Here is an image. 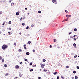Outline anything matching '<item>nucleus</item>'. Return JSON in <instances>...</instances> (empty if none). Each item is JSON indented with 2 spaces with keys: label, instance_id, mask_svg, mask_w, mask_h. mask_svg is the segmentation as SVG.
Here are the masks:
<instances>
[{
  "label": "nucleus",
  "instance_id": "69168bd1",
  "mask_svg": "<svg viewBox=\"0 0 79 79\" xmlns=\"http://www.w3.org/2000/svg\"><path fill=\"white\" fill-rule=\"evenodd\" d=\"M12 4H13V5H14V3H12Z\"/></svg>",
  "mask_w": 79,
  "mask_h": 79
},
{
  "label": "nucleus",
  "instance_id": "4468645a",
  "mask_svg": "<svg viewBox=\"0 0 79 79\" xmlns=\"http://www.w3.org/2000/svg\"><path fill=\"white\" fill-rule=\"evenodd\" d=\"M43 62H45V61H46V60H45V59H44L43 60Z\"/></svg>",
  "mask_w": 79,
  "mask_h": 79
},
{
  "label": "nucleus",
  "instance_id": "58836bf2",
  "mask_svg": "<svg viewBox=\"0 0 79 79\" xmlns=\"http://www.w3.org/2000/svg\"><path fill=\"white\" fill-rule=\"evenodd\" d=\"M18 78V77H15L14 79H17Z\"/></svg>",
  "mask_w": 79,
  "mask_h": 79
},
{
  "label": "nucleus",
  "instance_id": "052dcab7",
  "mask_svg": "<svg viewBox=\"0 0 79 79\" xmlns=\"http://www.w3.org/2000/svg\"><path fill=\"white\" fill-rule=\"evenodd\" d=\"M22 19V18H21V19H20V21H21Z\"/></svg>",
  "mask_w": 79,
  "mask_h": 79
},
{
  "label": "nucleus",
  "instance_id": "c85d7f7f",
  "mask_svg": "<svg viewBox=\"0 0 79 79\" xmlns=\"http://www.w3.org/2000/svg\"><path fill=\"white\" fill-rule=\"evenodd\" d=\"M77 55H76L74 56V58H76V57H77Z\"/></svg>",
  "mask_w": 79,
  "mask_h": 79
},
{
  "label": "nucleus",
  "instance_id": "49530a36",
  "mask_svg": "<svg viewBox=\"0 0 79 79\" xmlns=\"http://www.w3.org/2000/svg\"><path fill=\"white\" fill-rule=\"evenodd\" d=\"M33 52H35V50H33Z\"/></svg>",
  "mask_w": 79,
  "mask_h": 79
},
{
  "label": "nucleus",
  "instance_id": "0eeeda50",
  "mask_svg": "<svg viewBox=\"0 0 79 79\" xmlns=\"http://www.w3.org/2000/svg\"><path fill=\"white\" fill-rule=\"evenodd\" d=\"M26 55H29V52H27L26 53Z\"/></svg>",
  "mask_w": 79,
  "mask_h": 79
},
{
  "label": "nucleus",
  "instance_id": "603ef678",
  "mask_svg": "<svg viewBox=\"0 0 79 79\" xmlns=\"http://www.w3.org/2000/svg\"><path fill=\"white\" fill-rule=\"evenodd\" d=\"M65 11L66 13H67V12H68V11L67 10H65Z\"/></svg>",
  "mask_w": 79,
  "mask_h": 79
},
{
  "label": "nucleus",
  "instance_id": "4be33fe9",
  "mask_svg": "<svg viewBox=\"0 0 79 79\" xmlns=\"http://www.w3.org/2000/svg\"><path fill=\"white\" fill-rule=\"evenodd\" d=\"M4 67H5V68H6V67H7V65H6V64H5Z\"/></svg>",
  "mask_w": 79,
  "mask_h": 79
},
{
  "label": "nucleus",
  "instance_id": "f704fd0d",
  "mask_svg": "<svg viewBox=\"0 0 79 79\" xmlns=\"http://www.w3.org/2000/svg\"><path fill=\"white\" fill-rule=\"evenodd\" d=\"M5 23V22H4V23L2 24V25H4Z\"/></svg>",
  "mask_w": 79,
  "mask_h": 79
},
{
  "label": "nucleus",
  "instance_id": "e2e57ef3",
  "mask_svg": "<svg viewBox=\"0 0 79 79\" xmlns=\"http://www.w3.org/2000/svg\"><path fill=\"white\" fill-rule=\"evenodd\" d=\"M60 48V47H58V48Z\"/></svg>",
  "mask_w": 79,
  "mask_h": 79
},
{
  "label": "nucleus",
  "instance_id": "c03bdc74",
  "mask_svg": "<svg viewBox=\"0 0 79 79\" xmlns=\"http://www.w3.org/2000/svg\"><path fill=\"white\" fill-rule=\"evenodd\" d=\"M25 61H27V59H25Z\"/></svg>",
  "mask_w": 79,
  "mask_h": 79
},
{
  "label": "nucleus",
  "instance_id": "864d4df0",
  "mask_svg": "<svg viewBox=\"0 0 79 79\" xmlns=\"http://www.w3.org/2000/svg\"><path fill=\"white\" fill-rule=\"evenodd\" d=\"M71 55H74V53H71Z\"/></svg>",
  "mask_w": 79,
  "mask_h": 79
},
{
  "label": "nucleus",
  "instance_id": "8fccbe9b",
  "mask_svg": "<svg viewBox=\"0 0 79 79\" xmlns=\"http://www.w3.org/2000/svg\"><path fill=\"white\" fill-rule=\"evenodd\" d=\"M26 44H24V45H23L24 47H26Z\"/></svg>",
  "mask_w": 79,
  "mask_h": 79
},
{
  "label": "nucleus",
  "instance_id": "09e8293b",
  "mask_svg": "<svg viewBox=\"0 0 79 79\" xmlns=\"http://www.w3.org/2000/svg\"><path fill=\"white\" fill-rule=\"evenodd\" d=\"M24 49H27L26 47H24Z\"/></svg>",
  "mask_w": 79,
  "mask_h": 79
},
{
  "label": "nucleus",
  "instance_id": "423d86ee",
  "mask_svg": "<svg viewBox=\"0 0 79 79\" xmlns=\"http://www.w3.org/2000/svg\"><path fill=\"white\" fill-rule=\"evenodd\" d=\"M53 74H54V75H56V74H58V72H55L54 73H53Z\"/></svg>",
  "mask_w": 79,
  "mask_h": 79
},
{
  "label": "nucleus",
  "instance_id": "1a4fd4ad",
  "mask_svg": "<svg viewBox=\"0 0 79 79\" xmlns=\"http://www.w3.org/2000/svg\"><path fill=\"white\" fill-rule=\"evenodd\" d=\"M16 15L17 16H18V15H19V12H17L16 13Z\"/></svg>",
  "mask_w": 79,
  "mask_h": 79
},
{
  "label": "nucleus",
  "instance_id": "cd10ccee",
  "mask_svg": "<svg viewBox=\"0 0 79 79\" xmlns=\"http://www.w3.org/2000/svg\"><path fill=\"white\" fill-rule=\"evenodd\" d=\"M10 32H10V31H9L8 32V34H9V35H10Z\"/></svg>",
  "mask_w": 79,
  "mask_h": 79
},
{
  "label": "nucleus",
  "instance_id": "a19ab883",
  "mask_svg": "<svg viewBox=\"0 0 79 79\" xmlns=\"http://www.w3.org/2000/svg\"><path fill=\"white\" fill-rule=\"evenodd\" d=\"M50 48H51L52 46L51 45H50L49 46Z\"/></svg>",
  "mask_w": 79,
  "mask_h": 79
},
{
  "label": "nucleus",
  "instance_id": "c756f323",
  "mask_svg": "<svg viewBox=\"0 0 79 79\" xmlns=\"http://www.w3.org/2000/svg\"><path fill=\"white\" fill-rule=\"evenodd\" d=\"M22 26H24V25H25V23H22Z\"/></svg>",
  "mask_w": 79,
  "mask_h": 79
},
{
  "label": "nucleus",
  "instance_id": "4c0bfd02",
  "mask_svg": "<svg viewBox=\"0 0 79 79\" xmlns=\"http://www.w3.org/2000/svg\"><path fill=\"white\" fill-rule=\"evenodd\" d=\"M70 38H73V36H70Z\"/></svg>",
  "mask_w": 79,
  "mask_h": 79
},
{
  "label": "nucleus",
  "instance_id": "e433bc0d",
  "mask_svg": "<svg viewBox=\"0 0 79 79\" xmlns=\"http://www.w3.org/2000/svg\"><path fill=\"white\" fill-rule=\"evenodd\" d=\"M14 44L15 46L16 45V43H14Z\"/></svg>",
  "mask_w": 79,
  "mask_h": 79
},
{
  "label": "nucleus",
  "instance_id": "ddd939ff",
  "mask_svg": "<svg viewBox=\"0 0 79 79\" xmlns=\"http://www.w3.org/2000/svg\"><path fill=\"white\" fill-rule=\"evenodd\" d=\"M38 13H42V12H41V11L40 10H39L38 11Z\"/></svg>",
  "mask_w": 79,
  "mask_h": 79
},
{
  "label": "nucleus",
  "instance_id": "5701e85b",
  "mask_svg": "<svg viewBox=\"0 0 79 79\" xmlns=\"http://www.w3.org/2000/svg\"><path fill=\"white\" fill-rule=\"evenodd\" d=\"M2 62H4V59H2Z\"/></svg>",
  "mask_w": 79,
  "mask_h": 79
},
{
  "label": "nucleus",
  "instance_id": "6ab92c4d",
  "mask_svg": "<svg viewBox=\"0 0 79 79\" xmlns=\"http://www.w3.org/2000/svg\"><path fill=\"white\" fill-rule=\"evenodd\" d=\"M73 73L74 74H76V71H73Z\"/></svg>",
  "mask_w": 79,
  "mask_h": 79
},
{
  "label": "nucleus",
  "instance_id": "9b49d317",
  "mask_svg": "<svg viewBox=\"0 0 79 79\" xmlns=\"http://www.w3.org/2000/svg\"><path fill=\"white\" fill-rule=\"evenodd\" d=\"M19 76L20 77H22V74L21 73L19 74Z\"/></svg>",
  "mask_w": 79,
  "mask_h": 79
},
{
  "label": "nucleus",
  "instance_id": "79ce46f5",
  "mask_svg": "<svg viewBox=\"0 0 79 79\" xmlns=\"http://www.w3.org/2000/svg\"><path fill=\"white\" fill-rule=\"evenodd\" d=\"M65 21H68V18L65 19Z\"/></svg>",
  "mask_w": 79,
  "mask_h": 79
},
{
  "label": "nucleus",
  "instance_id": "774afa93",
  "mask_svg": "<svg viewBox=\"0 0 79 79\" xmlns=\"http://www.w3.org/2000/svg\"><path fill=\"white\" fill-rule=\"evenodd\" d=\"M27 14H28V15H29V13H28Z\"/></svg>",
  "mask_w": 79,
  "mask_h": 79
},
{
  "label": "nucleus",
  "instance_id": "5fc2aeb1",
  "mask_svg": "<svg viewBox=\"0 0 79 79\" xmlns=\"http://www.w3.org/2000/svg\"><path fill=\"white\" fill-rule=\"evenodd\" d=\"M22 63H23L22 62H21L20 63V64H22Z\"/></svg>",
  "mask_w": 79,
  "mask_h": 79
},
{
  "label": "nucleus",
  "instance_id": "37998d69",
  "mask_svg": "<svg viewBox=\"0 0 79 79\" xmlns=\"http://www.w3.org/2000/svg\"><path fill=\"white\" fill-rule=\"evenodd\" d=\"M38 79H41V77H38Z\"/></svg>",
  "mask_w": 79,
  "mask_h": 79
},
{
  "label": "nucleus",
  "instance_id": "b1692460",
  "mask_svg": "<svg viewBox=\"0 0 79 79\" xmlns=\"http://www.w3.org/2000/svg\"><path fill=\"white\" fill-rule=\"evenodd\" d=\"M44 72H47V70H45V69H44Z\"/></svg>",
  "mask_w": 79,
  "mask_h": 79
},
{
  "label": "nucleus",
  "instance_id": "6e6552de",
  "mask_svg": "<svg viewBox=\"0 0 79 79\" xmlns=\"http://www.w3.org/2000/svg\"><path fill=\"white\" fill-rule=\"evenodd\" d=\"M41 68H44V64H42L41 65Z\"/></svg>",
  "mask_w": 79,
  "mask_h": 79
},
{
  "label": "nucleus",
  "instance_id": "a18cd8bd",
  "mask_svg": "<svg viewBox=\"0 0 79 79\" xmlns=\"http://www.w3.org/2000/svg\"><path fill=\"white\" fill-rule=\"evenodd\" d=\"M57 79H59V76H57Z\"/></svg>",
  "mask_w": 79,
  "mask_h": 79
},
{
  "label": "nucleus",
  "instance_id": "13d9d810",
  "mask_svg": "<svg viewBox=\"0 0 79 79\" xmlns=\"http://www.w3.org/2000/svg\"><path fill=\"white\" fill-rule=\"evenodd\" d=\"M25 10H27V8H25Z\"/></svg>",
  "mask_w": 79,
  "mask_h": 79
},
{
  "label": "nucleus",
  "instance_id": "412c9836",
  "mask_svg": "<svg viewBox=\"0 0 79 79\" xmlns=\"http://www.w3.org/2000/svg\"><path fill=\"white\" fill-rule=\"evenodd\" d=\"M9 74L8 73H6V74H5V76H8L9 75Z\"/></svg>",
  "mask_w": 79,
  "mask_h": 79
},
{
  "label": "nucleus",
  "instance_id": "a211bd4d",
  "mask_svg": "<svg viewBox=\"0 0 79 79\" xmlns=\"http://www.w3.org/2000/svg\"><path fill=\"white\" fill-rule=\"evenodd\" d=\"M8 23L9 24H11V22L10 21Z\"/></svg>",
  "mask_w": 79,
  "mask_h": 79
},
{
  "label": "nucleus",
  "instance_id": "de8ad7c7",
  "mask_svg": "<svg viewBox=\"0 0 79 79\" xmlns=\"http://www.w3.org/2000/svg\"><path fill=\"white\" fill-rule=\"evenodd\" d=\"M73 39L74 40H76V39L75 38H74Z\"/></svg>",
  "mask_w": 79,
  "mask_h": 79
},
{
  "label": "nucleus",
  "instance_id": "39448f33",
  "mask_svg": "<svg viewBox=\"0 0 79 79\" xmlns=\"http://www.w3.org/2000/svg\"><path fill=\"white\" fill-rule=\"evenodd\" d=\"M71 16V15H66V17H67V18H70Z\"/></svg>",
  "mask_w": 79,
  "mask_h": 79
},
{
  "label": "nucleus",
  "instance_id": "20e7f679",
  "mask_svg": "<svg viewBox=\"0 0 79 79\" xmlns=\"http://www.w3.org/2000/svg\"><path fill=\"white\" fill-rule=\"evenodd\" d=\"M19 66H18V65H16L15 66V68L16 69H19Z\"/></svg>",
  "mask_w": 79,
  "mask_h": 79
},
{
  "label": "nucleus",
  "instance_id": "680f3d73",
  "mask_svg": "<svg viewBox=\"0 0 79 79\" xmlns=\"http://www.w3.org/2000/svg\"><path fill=\"white\" fill-rule=\"evenodd\" d=\"M34 66H35V67L36 66V65H35Z\"/></svg>",
  "mask_w": 79,
  "mask_h": 79
},
{
  "label": "nucleus",
  "instance_id": "7c9ffc66",
  "mask_svg": "<svg viewBox=\"0 0 79 79\" xmlns=\"http://www.w3.org/2000/svg\"><path fill=\"white\" fill-rule=\"evenodd\" d=\"M32 62H31L30 63V66H32Z\"/></svg>",
  "mask_w": 79,
  "mask_h": 79
},
{
  "label": "nucleus",
  "instance_id": "f03ea898",
  "mask_svg": "<svg viewBox=\"0 0 79 79\" xmlns=\"http://www.w3.org/2000/svg\"><path fill=\"white\" fill-rule=\"evenodd\" d=\"M52 2L53 3L56 4V0H52Z\"/></svg>",
  "mask_w": 79,
  "mask_h": 79
},
{
  "label": "nucleus",
  "instance_id": "f8f14e48",
  "mask_svg": "<svg viewBox=\"0 0 79 79\" xmlns=\"http://www.w3.org/2000/svg\"><path fill=\"white\" fill-rule=\"evenodd\" d=\"M34 71V69H31L30 70V72H31V71Z\"/></svg>",
  "mask_w": 79,
  "mask_h": 79
},
{
  "label": "nucleus",
  "instance_id": "a878e982",
  "mask_svg": "<svg viewBox=\"0 0 79 79\" xmlns=\"http://www.w3.org/2000/svg\"><path fill=\"white\" fill-rule=\"evenodd\" d=\"M2 13H3V12L2 11H1L0 12V15H2Z\"/></svg>",
  "mask_w": 79,
  "mask_h": 79
},
{
  "label": "nucleus",
  "instance_id": "9d476101",
  "mask_svg": "<svg viewBox=\"0 0 79 79\" xmlns=\"http://www.w3.org/2000/svg\"><path fill=\"white\" fill-rule=\"evenodd\" d=\"M75 79H78V77H77V76H75Z\"/></svg>",
  "mask_w": 79,
  "mask_h": 79
},
{
  "label": "nucleus",
  "instance_id": "393cba45",
  "mask_svg": "<svg viewBox=\"0 0 79 79\" xmlns=\"http://www.w3.org/2000/svg\"><path fill=\"white\" fill-rule=\"evenodd\" d=\"M19 52H22V50H21V49H19Z\"/></svg>",
  "mask_w": 79,
  "mask_h": 79
},
{
  "label": "nucleus",
  "instance_id": "72a5a7b5",
  "mask_svg": "<svg viewBox=\"0 0 79 79\" xmlns=\"http://www.w3.org/2000/svg\"><path fill=\"white\" fill-rule=\"evenodd\" d=\"M2 57L1 56H0V61L2 60Z\"/></svg>",
  "mask_w": 79,
  "mask_h": 79
},
{
  "label": "nucleus",
  "instance_id": "c9c22d12",
  "mask_svg": "<svg viewBox=\"0 0 79 79\" xmlns=\"http://www.w3.org/2000/svg\"><path fill=\"white\" fill-rule=\"evenodd\" d=\"M66 68H69V66H66Z\"/></svg>",
  "mask_w": 79,
  "mask_h": 79
},
{
  "label": "nucleus",
  "instance_id": "7ed1b4c3",
  "mask_svg": "<svg viewBox=\"0 0 79 79\" xmlns=\"http://www.w3.org/2000/svg\"><path fill=\"white\" fill-rule=\"evenodd\" d=\"M73 45L75 48H76V44L74 43L73 44Z\"/></svg>",
  "mask_w": 79,
  "mask_h": 79
},
{
  "label": "nucleus",
  "instance_id": "bf43d9fd",
  "mask_svg": "<svg viewBox=\"0 0 79 79\" xmlns=\"http://www.w3.org/2000/svg\"><path fill=\"white\" fill-rule=\"evenodd\" d=\"M9 2L10 3H11V1H10Z\"/></svg>",
  "mask_w": 79,
  "mask_h": 79
},
{
  "label": "nucleus",
  "instance_id": "338daca9",
  "mask_svg": "<svg viewBox=\"0 0 79 79\" xmlns=\"http://www.w3.org/2000/svg\"><path fill=\"white\" fill-rule=\"evenodd\" d=\"M11 6H13V5H12V3H11Z\"/></svg>",
  "mask_w": 79,
  "mask_h": 79
},
{
  "label": "nucleus",
  "instance_id": "4d7b16f0",
  "mask_svg": "<svg viewBox=\"0 0 79 79\" xmlns=\"http://www.w3.org/2000/svg\"><path fill=\"white\" fill-rule=\"evenodd\" d=\"M19 34L20 35H21V32H20Z\"/></svg>",
  "mask_w": 79,
  "mask_h": 79
},
{
  "label": "nucleus",
  "instance_id": "f3484780",
  "mask_svg": "<svg viewBox=\"0 0 79 79\" xmlns=\"http://www.w3.org/2000/svg\"><path fill=\"white\" fill-rule=\"evenodd\" d=\"M61 77L62 79H64V77H63V76H61Z\"/></svg>",
  "mask_w": 79,
  "mask_h": 79
},
{
  "label": "nucleus",
  "instance_id": "bb28decb",
  "mask_svg": "<svg viewBox=\"0 0 79 79\" xmlns=\"http://www.w3.org/2000/svg\"><path fill=\"white\" fill-rule=\"evenodd\" d=\"M26 29L27 30V29H29V26H27L26 27Z\"/></svg>",
  "mask_w": 79,
  "mask_h": 79
},
{
  "label": "nucleus",
  "instance_id": "dca6fc26",
  "mask_svg": "<svg viewBox=\"0 0 79 79\" xmlns=\"http://www.w3.org/2000/svg\"><path fill=\"white\" fill-rule=\"evenodd\" d=\"M74 31H77V28H75L74 29Z\"/></svg>",
  "mask_w": 79,
  "mask_h": 79
},
{
  "label": "nucleus",
  "instance_id": "6e6d98bb",
  "mask_svg": "<svg viewBox=\"0 0 79 79\" xmlns=\"http://www.w3.org/2000/svg\"><path fill=\"white\" fill-rule=\"evenodd\" d=\"M73 37H76V35H74L73 36Z\"/></svg>",
  "mask_w": 79,
  "mask_h": 79
},
{
  "label": "nucleus",
  "instance_id": "ea45409f",
  "mask_svg": "<svg viewBox=\"0 0 79 79\" xmlns=\"http://www.w3.org/2000/svg\"><path fill=\"white\" fill-rule=\"evenodd\" d=\"M72 33V32H70L69 33V35H70V34H71Z\"/></svg>",
  "mask_w": 79,
  "mask_h": 79
},
{
  "label": "nucleus",
  "instance_id": "0e129e2a",
  "mask_svg": "<svg viewBox=\"0 0 79 79\" xmlns=\"http://www.w3.org/2000/svg\"><path fill=\"white\" fill-rule=\"evenodd\" d=\"M68 40H70V39H68Z\"/></svg>",
  "mask_w": 79,
  "mask_h": 79
},
{
  "label": "nucleus",
  "instance_id": "473e14b6",
  "mask_svg": "<svg viewBox=\"0 0 79 79\" xmlns=\"http://www.w3.org/2000/svg\"><path fill=\"white\" fill-rule=\"evenodd\" d=\"M11 28L9 27V30L11 31Z\"/></svg>",
  "mask_w": 79,
  "mask_h": 79
},
{
  "label": "nucleus",
  "instance_id": "2f4dec72",
  "mask_svg": "<svg viewBox=\"0 0 79 79\" xmlns=\"http://www.w3.org/2000/svg\"><path fill=\"white\" fill-rule=\"evenodd\" d=\"M31 27H34V24H32L31 25Z\"/></svg>",
  "mask_w": 79,
  "mask_h": 79
},
{
  "label": "nucleus",
  "instance_id": "3c124183",
  "mask_svg": "<svg viewBox=\"0 0 79 79\" xmlns=\"http://www.w3.org/2000/svg\"><path fill=\"white\" fill-rule=\"evenodd\" d=\"M72 79H74V77H72Z\"/></svg>",
  "mask_w": 79,
  "mask_h": 79
},
{
  "label": "nucleus",
  "instance_id": "aec40b11",
  "mask_svg": "<svg viewBox=\"0 0 79 79\" xmlns=\"http://www.w3.org/2000/svg\"><path fill=\"white\" fill-rule=\"evenodd\" d=\"M56 39H54V42H56Z\"/></svg>",
  "mask_w": 79,
  "mask_h": 79
},
{
  "label": "nucleus",
  "instance_id": "f257e3e1",
  "mask_svg": "<svg viewBox=\"0 0 79 79\" xmlns=\"http://www.w3.org/2000/svg\"><path fill=\"white\" fill-rule=\"evenodd\" d=\"M8 47V46L7 45L4 44L2 46V48L3 50H5Z\"/></svg>",
  "mask_w": 79,
  "mask_h": 79
},
{
  "label": "nucleus",
  "instance_id": "2eb2a0df",
  "mask_svg": "<svg viewBox=\"0 0 79 79\" xmlns=\"http://www.w3.org/2000/svg\"><path fill=\"white\" fill-rule=\"evenodd\" d=\"M28 43L29 44H31V41H29L28 42Z\"/></svg>",
  "mask_w": 79,
  "mask_h": 79
}]
</instances>
